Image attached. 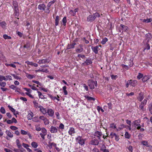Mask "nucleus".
<instances>
[{
  "mask_svg": "<svg viewBox=\"0 0 152 152\" xmlns=\"http://www.w3.org/2000/svg\"><path fill=\"white\" fill-rule=\"evenodd\" d=\"M100 16V14L96 12L92 15H88L87 18V20L88 21L92 22L95 20L97 17L99 18Z\"/></svg>",
  "mask_w": 152,
  "mask_h": 152,
  "instance_id": "f257e3e1",
  "label": "nucleus"
},
{
  "mask_svg": "<svg viewBox=\"0 0 152 152\" xmlns=\"http://www.w3.org/2000/svg\"><path fill=\"white\" fill-rule=\"evenodd\" d=\"M88 86L91 89H94L95 86H97V82L96 81H94L93 80H88Z\"/></svg>",
  "mask_w": 152,
  "mask_h": 152,
  "instance_id": "f03ea898",
  "label": "nucleus"
},
{
  "mask_svg": "<svg viewBox=\"0 0 152 152\" xmlns=\"http://www.w3.org/2000/svg\"><path fill=\"white\" fill-rule=\"evenodd\" d=\"M133 60L134 58L132 57L130 58L129 59L126 58L124 63L128 65L129 67H131L134 65V63L133 62Z\"/></svg>",
  "mask_w": 152,
  "mask_h": 152,
  "instance_id": "7ed1b4c3",
  "label": "nucleus"
},
{
  "mask_svg": "<svg viewBox=\"0 0 152 152\" xmlns=\"http://www.w3.org/2000/svg\"><path fill=\"white\" fill-rule=\"evenodd\" d=\"M140 120L138 119L134 121L133 122V124L135 127H136L137 129L139 130L141 128V125L140 124Z\"/></svg>",
  "mask_w": 152,
  "mask_h": 152,
  "instance_id": "20e7f679",
  "label": "nucleus"
},
{
  "mask_svg": "<svg viewBox=\"0 0 152 152\" xmlns=\"http://www.w3.org/2000/svg\"><path fill=\"white\" fill-rule=\"evenodd\" d=\"M100 47L101 48H102V46L100 45H97L96 46L94 47L92 46L91 47V48L93 51L94 53L96 54L98 53V51L100 49L99 48V47Z\"/></svg>",
  "mask_w": 152,
  "mask_h": 152,
  "instance_id": "39448f33",
  "label": "nucleus"
},
{
  "mask_svg": "<svg viewBox=\"0 0 152 152\" xmlns=\"http://www.w3.org/2000/svg\"><path fill=\"white\" fill-rule=\"evenodd\" d=\"M77 142L80 145H82L84 144L85 141L82 137H78L77 138Z\"/></svg>",
  "mask_w": 152,
  "mask_h": 152,
  "instance_id": "423d86ee",
  "label": "nucleus"
},
{
  "mask_svg": "<svg viewBox=\"0 0 152 152\" xmlns=\"http://www.w3.org/2000/svg\"><path fill=\"white\" fill-rule=\"evenodd\" d=\"M120 29H119V31L120 32H121V29L122 32L126 31L128 30V27L126 26L121 24L120 25Z\"/></svg>",
  "mask_w": 152,
  "mask_h": 152,
  "instance_id": "0eeeda50",
  "label": "nucleus"
},
{
  "mask_svg": "<svg viewBox=\"0 0 152 152\" xmlns=\"http://www.w3.org/2000/svg\"><path fill=\"white\" fill-rule=\"evenodd\" d=\"M50 61V60L48 58L43 59L42 60H39L38 63L39 64H48Z\"/></svg>",
  "mask_w": 152,
  "mask_h": 152,
  "instance_id": "6e6552de",
  "label": "nucleus"
},
{
  "mask_svg": "<svg viewBox=\"0 0 152 152\" xmlns=\"http://www.w3.org/2000/svg\"><path fill=\"white\" fill-rule=\"evenodd\" d=\"M145 39L147 40V42H148L149 41L152 40V35L150 33L146 34L145 35Z\"/></svg>",
  "mask_w": 152,
  "mask_h": 152,
  "instance_id": "1a4fd4ad",
  "label": "nucleus"
},
{
  "mask_svg": "<svg viewBox=\"0 0 152 152\" xmlns=\"http://www.w3.org/2000/svg\"><path fill=\"white\" fill-rule=\"evenodd\" d=\"M99 143V140L97 139H95L92 140L90 142L91 144L95 145H98Z\"/></svg>",
  "mask_w": 152,
  "mask_h": 152,
  "instance_id": "9d476101",
  "label": "nucleus"
},
{
  "mask_svg": "<svg viewBox=\"0 0 152 152\" xmlns=\"http://www.w3.org/2000/svg\"><path fill=\"white\" fill-rule=\"evenodd\" d=\"M47 113L50 117H53L54 112L52 109H48L47 111Z\"/></svg>",
  "mask_w": 152,
  "mask_h": 152,
  "instance_id": "9b49d317",
  "label": "nucleus"
},
{
  "mask_svg": "<svg viewBox=\"0 0 152 152\" xmlns=\"http://www.w3.org/2000/svg\"><path fill=\"white\" fill-rule=\"evenodd\" d=\"M58 130L56 127L53 126H51L50 129V131L51 133H56L58 132Z\"/></svg>",
  "mask_w": 152,
  "mask_h": 152,
  "instance_id": "f8f14e48",
  "label": "nucleus"
},
{
  "mask_svg": "<svg viewBox=\"0 0 152 152\" xmlns=\"http://www.w3.org/2000/svg\"><path fill=\"white\" fill-rule=\"evenodd\" d=\"M39 108L40 111L44 114H45L47 113V110L45 108H44L41 105H39Z\"/></svg>",
  "mask_w": 152,
  "mask_h": 152,
  "instance_id": "ddd939ff",
  "label": "nucleus"
},
{
  "mask_svg": "<svg viewBox=\"0 0 152 152\" xmlns=\"http://www.w3.org/2000/svg\"><path fill=\"white\" fill-rule=\"evenodd\" d=\"M129 83L130 85L133 87H134L137 83V81L136 80H129Z\"/></svg>",
  "mask_w": 152,
  "mask_h": 152,
  "instance_id": "4468645a",
  "label": "nucleus"
},
{
  "mask_svg": "<svg viewBox=\"0 0 152 152\" xmlns=\"http://www.w3.org/2000/svg\"><path fill=\"white\" fill-rule=\"evenodd\" d=\"M13 4L15 10L17 12L18 10V3L16 1H14L13 2Z\"/></svg>",
  "mask_w": 152,
  "mask_h": 152,
  "instance_id": "2eb2a0df",
  "label": "nucleus"
},
{
  "mask_svg": "<svg viewBox=\"0 0 152 152\" xmlns=\"http://www.w3.org/2000/svg\"><path fill=\"white\" fill-rule=\"evenodd\" d=\"M92 61L91 59H86L83 64L84 65H88L92 64Z\"/></svg>",
  "mask_w": 152,
  "mask_h": 152,
  "instance_id": "dca6fc26",
  "label": "nucleus"
},
{
  "mask_svg": "<svg viewBox=\"0 0 152 152\" xmlns=\"http://www.w3.org/2000/svg\"><path fill=\"white\" fill-rule=\"evenodd\" d=\"M95 135L98 137V139L100 140V137L102 135V132L97 131L95 132Z\"/></svg>",
  "mask_w": 152,
  "mask_h": 152,
  "instance_id": "f3484780",
  "label": "nucleus"
},
{
  "mask_svg": "<svg viewBox=\"0 0 152 152\" xmlns=\"http://www.w3.org/2000/svg\"><path fill=\"white\" fill-rule=\"evenodd\" d=\"M45 5L44 4H39L38 6V9L41 10H45Z\"/></svg>",
  "mask_w": 152,
  "mask_h": 152,
  "instance_id": "a211bd4d",
  "label": "nucleus"
},
{
  "mask_svg": "<svg viewBox=\"0 0 152 152\" xmlns=\"http://www.w3.org/2000/svg\"><path fill=\"white\" fill-rule=\"evenodd\" d=\"M144 98L143 94L142 93H140L139 94V96L137 97V99L140 102H141Z\"/></svg>",
  "mask_w": 152,
  "mask_h": 152,
  "instance_id": "6ab92c4d",
  "label": "nucleus"
},
{
  "mask_svg": "<svg viewBox=\"0 0 152 152\" xmlns=\"http://www.w3.org/2000/svg\"><path fill=\"white\" fill-rule=\"evenodd\" d=\"M75 45V42L74 41V42L70 44H68L67 47V48L68 49H69L72 48H73Z\"/></svg>",
  "mask_w": 152,
  "mask_h": 152,
  "instance_id": "aec40b11",
  "label": "nucleus"
},
{
  "mask_svg": "<svg viewBox=\"0 0 152 152\" xmlns=\"http://www.w3.org/2000/svg\"><path fill=\"white\" fill-rule=\"evenodd\" d=\"M85 56L83 54H78L77 55V60L78 61V60L81 59V58L82 59H84L85 58Z\"/></svg>",
  "mask_w": 152,
  "mask_h": 152,
  "instance_id": "412c9836",
  "label": "nucleus"
},
{
  "mask_svg": "<svg viewBox=\"0 0 152 152\" xmlns=\"http://www.w3.org/2000/svg\"><path fill=\"white\" fill-rule=\"evenodd\" d=\"M69 134L73 135L75 134V132L74 129L73 128H70L69 131Z\"/></svg>",
  "mask_w": 152,
  "mask_h": 152,
  "instance_id": "4be33fe9",
  "label": "nucleus"
},
{
  "mask_svg": "<svg viewBox=\"0 0 152 152\" xmlns=\"http://www.w3.org/2000/svg\"><path fill=\"white\" fill-rule=\"evenodd\" d=\"M150 78L149 77L148 75H145L142 79V81L143 82H145L148 80Z\"/></svg>",
  "mask_w": 152,
  "mask_h": 152,
  "instance_id": "5701e85b",
  "label": "nucleus"
},
{
  "mask_svg": "<svg viewBox=\"0 0 152 152\" xmlns=\"http://www.w3.org/2000/svg\"><path fill=\"white\" fill-rule=\"evenodd\" d=\"M34 116L33 113L31 112V113H29L27 115V118L28 120H31L32 119V118Z\"/></svg>",
  "mask_w": 152,
  "mask_h": 152,
  "instance_id": "b1692460",
  "label": "nucleus"
},
{
  "mask_svg": "<svg viewBox=\"0 0 152 152\" xmlns=\"http://www.w3.org/2000/svg\"><path fill=\"white\" fill-rule=\"evenodd\" d=\"M6 133L9 137L10 138H12L13 137V134L9 131H6Z\"/></svg>",
  "mask_w": 152,
  "mask_h": 152,
  "instance_id": "393cba45",
  "label": "nucleus"
},
{
  "mask_svg": "<svg viewBox=\"0 0 152 152\" xmlns=\"http://www.w3.org/2000/svg\"><path fill=\"white\" fill-rule=\"evenodd\" d=\"M8 107L9 108V109L13 113H14V114L15 115H16V114H18V113H15V110L12 108V107H11L10 105H8Z\"/></svg>",
  "mask_w": 152,
  "mask_h": 152,
  "instance_id": "a878e982",
  "label": "nucleus"
},
{
  "mask_svg": "<svg viewBox=\"0 0 152 152\" xmlns=\"http://www.w3.org/2000/svg\"><path fill=\"white\" fill-rule=\"evenodd\" d=\"M76 12V9H75L74 10H71L69 12V13L72 16H75V15Z\"/></svg>",
  "mask_w": 152,
  "mask_h": 152,
  "instance_id": "bb28decb",
  "label": "nucleus"
},
{
  "mask_svg": "<svg viewBox=\"0 0 152 152\" xmlns=\"http://www.w3.org/2000/svg\"><path fill=\"white\" fill-rule=\"evenodd\" d=\"M85 97L86 99L88 101H94L95 100V99L94 98L90 96H85Z\"/></svg>",
  "mask_w": 152,
  "mask_h": 152,
  "instance_id": "cd10ccee",
  "label": "nucleus"
},
{
  "mask_svg": "<svg viewBox=\"0 0 152 152\" xmlns=\"http://www.w3.org/2000/svg\"><path fill=\"white\" fill-rule=\"evenodd\" d=\"M59 17L57 15L56 17V18L55 19V25L56 26H57L58 23H59Z\"/></svg>",
  "mask_w": 152,
  "mask_h": 152,
  "instance_id": "c85d7f7f",
  "label": "nucleus"
},
{
  "mask_svg": "<svg viewBox=\"0 0 152 152\" xmlns=\"http://www.w3.org/2000/svg\"><path fill=\"white\" fill-rule=\"evenodd\" d=\"M152 21V18H147L146 19H144L143 20V22L149 23Z\"/></svg>",
  "mask_w": 152,
  "mask_h": 152,
  "instance_id": "c756f323",
  "label": "nucleus"
},
{
  "mask_svg": "<svg viewBox=\"0 0 152 152\" xmlns=\"http://www.w3.org/2000/svg\"><path fill=\"white\" fill-rule=\"evenodd\" d=\"M124 135L125 138L126 139H129L131 137L130 134L127 132H125Z\"/></svg>",
  "mask_w": 152,
  "mask_h": 152,
  "instance_id": "7c9ffc66",
  "label": "nucleus"
},
{
  "mask_svg": "<svg viewBox=\"0 0 152 152\" xmlns=\"http://www.w3.org/2000/svg\"><path fill=\"white\" fill-rule=\"evenodd\" d=\"M16 143L18 148H20L21 147V145L20 143L19 140L18 139H17L16 140Z\"/></svg>",
  "mask_w": 152,
  "mask_h": 152,
  "instance_id": "2f4dec72",
  "label": "nucleus"
},
{
  "mask_svg": "<svg viewBox=\"0 0 152 152\" xmlns=\"http://www.w3.org/2000/svg\"><path fill=\"white\" fill-rule=\"evenodd\" d=\"M150 49V46L148 44V42L146 43L145 45L144 48V50H148Z\"/></svg>",
  "mask_w": 152,
  "mask_h": 152,
  "instance_id": "473e14b6",
  "label": "nucleus"
},
{
  "mask_svg": "<svg viewBox=\"0 0 152 152\" xmlns=\"http://www.w3.org/2000/svg\"><path fill=\"white\" fill-rule=\"evenodd\" d=\"M148 109L151 114H152V102L149 104L148 107Z\"/></svg>",
  "mask_w": 152,
  "mask_h": 152,
  "instance_id": "72a5a7b5",
  "label": "nucleus"
},
{
  "mask_svg": "<svg viewBox=\"0 0 152 152\" xmlns=\"http://www.w3.org/2000/svg\"><path fill=\"white\" fill-rule=\"evenodd\" d=\"M26 74V77L29 79H32L34 77V75H33L29 74L27 73Z\"/></svg>",
  "mask_w": 152,
  "mask_h": 152,
  "instance_id": "f704fd0d",
  "label": "nucleus"
},
{
  "mask_svg": "<svg viewBox=\"0 0 152 152\" xmlns=\"http://www.w3.org/2000/svg\"><path fill=\"white\" fill-rule=\"evenodd\" d=\"M37 93L38 94V96L40 98H41V99H44L45 97L44 96L42 95V94L41 92L39 91H37Z\"/></svg>",
  "mask_w": 152,
  "mask_h": 152,
  "instance_id": "c9c22d12",
  "label": "nucleus"
},
{
  "mask_svg": "<svg viewBox=\"0 0 152 152\" xmlns=\"http://www.w3.org/2000/svg\"><path fill=\"white\" fill-rule=\"evenodd\" d=\"M107 41V39L106 37H105L104 38L102 39V40L101 42V43L102 44L104 45L105 44Z\"/></svg>",
  "mask_w": 152,
  "mask_h": 152,
  "instance_id": "e433bc0d",
  "label": "nucleus"
},
{
  "mask_svg": "<svg viewBox=\"0 0 152 152\" xmlns=\"http://www.w3.org/2000/svg\"><path fill=\"white\" fill-rule=\"evenodd\" d=\"M62 22L63 23V25L64 26H65L66 25V22L67 20H66V17L65 16L64 17L63 19L62 20Z\"/></svg>",
  "mask_w": 152,
  "mask_h": 152,
  "instance_id": "4c0bfd02",
  "label": "nucleus"
},
{
  "mask_svg": "<svg viewBox=\"0 0 152 152\" xmlns=\"http://www.w3.org/2000/svg\"><path fill=\"white\" fill-rule=\"evenodd\" d=\"M80 48H77V52L80 53L82 52L83 50V49L81 46L79 45Z\"/></svg>",
  "mask_w": 152,
  "mask_h": 152,
  "instance_id": "58836bf2",
  "label": "nucleus"
},
{
  "mask_svg": "<svg viewBox=\"0 0 152 152\" xmlns=\"http://www.w3.org/2000/svg\"><path fill=\"white\" fill-rule=\"evenodd\" d=\"M33 103L34 104V107L36 108H37L38 107L39 108V106L38 105V103L37 102H36V101H33Z\"/></svg>",
  "mask_w": 152,
  "mask_h": 152,
  "instance_id": "ea45409f",
  "label": "nucleus"
},
{
  "mask_svg": "<svg viewBox=\"0 0 152 152\" xmlns=\"http://www.w3.org/2000/svg\"><path fill=\"white\" fill-rule=\"evenodd\" d=\"M142 143L143 145L146 146L147 147H148V141H142Z\"/></svg>",
  "mask_w": 152,
  "mask_h": 152,
  "instance_id": "a19ab883",
  "label": "nucleus"
},
{
  "mask_svg": "<svg viewBox=\"0 0 152 152\" xmlns=\"http://www.w3.org/2000/svg\"><path fill=\"white\" fill-rule=\"evenodd\" d=\"M31 145L33 147L35 148L38 146L37 143L35 142H32L31 143Z\"/></svg>",
  "mask_w": 152,
  "mask_h": 152,
  "instance_id": "79ce46f5",
  "label": "nucleus"
},
{
  "mask_svg": "<svg viewBox=\"0 0 152 152\" xmlns=\"http://www.w3.org/2000/svg\"><path fill=\"white\" fill-rule=\"evenodd\" d=\"M49 97L52 99L53 100H55V99H56L58 101H60L59 99H58V98H57L55 96H53L51 95H50L49 96Z\"/></svg>",
  "mask_w": 152,
  "mask_h": 152,
  "instance_id": "37998d69",
  "label": "nucleus"
},
{
  "mask_svg": "<svg viewBox=\"0 0 152 152\" xmlns=\"http://www.w3.org/2000/svg\"><path fill=\"white\" fill-rule=\"evenodd\" d=\"M143 75L141 73H139L138 75L137 76V78L138 79H140L143 77Z\"/></svg>",
  "mask_w": 152,
  "mask_h": 152,
  "instance_id": "c03bdc74",
  "label": "nucleus"
},
{
  "mask_svg": "<svg viewBox=\"0 0 152 152\" xmlns=\"http://www.w3.org/2000/svg\"><path fill=\"white\" fill-rule=\"evenodd\" d=\"M38 117H35L32 119V121L35 122H38L39 121V119Z\"/></svg>",
  "mask_w": 152,
  "mask_h": 152,
  "instance_id": "a18cd8bd",
  "label": "nucleus"
},
{
  "mask_svg": "<svg viewBox=\"0 0 152 152\" xmlns=\"http://www.w3.org/2000/svg\"><path fill=\"white\" fill-rule=\"evenodd\" d=\"M110 127L113 129H116V125L114 123L111 124H110Z\"/></svg>",
  "mask_w": 152,
  "mask_h": 152,
  "instance_id": "49530a36",
  "label": "nucleus"
},
{
  "mask_svg": "<svg viewBox=\"0 0 152 152\" xmlns=\"http://www.w3.org/2000/svg\"><path fill=\"white\" fill-rule=\"evenodd\" d=\"M3 37L5 39H10L11 38V37L8 36L6 34H4Z\"/></svg>",
  "mask_w": 152,
  "mask_h": 152,
  "instance_id": "de8ad7c7",
  "label": "nucleus"
},
{
  "mask_svg": "<svg viewBox=\"0 0 152 152\" xmlns=\"http://www.w3.org/2000/svg\"><path fill=\"white\" fill-rule=\"evenodd\" d=\"M127 148L129 151L131 152H133V148L132 146L130 145L127 147Z\"/></svg>",
  "mask_w": 152,
  "mask_h": 152,
  "instance_id": "09e8293b",
  "label": "nucleus"
},
{
  "mask_svg": "<svg viewBox=\"0 0 152 152\" xmlns=\"http://www.w3.org/2000/svg\"><path fill=\"white\" fill-rule=\"evenodd\" d=\"M6 78L4 76H0V82L1 81L3 80H6Z\"/></svg>",
  "mask_w": 152,
  "mask_h": 152,
  "instance_id": "8fccbe9b",
  "label": "nucleus"
},
{
  "mask_svg": "<svg viewBox=\"0 0 152 152\" xmlns=\"http://www.w3.org/2000/svg\"><path fill=\"white\" fill-rule=\"evenodd\" d=\"M41 131L42 134H47V130L46 129L44 128H43L41 129Z\"/></svg>",
  "mask_w": 152,
  "mask_h": 152,
  "instance_id": "3c124183",
  "label": "nucleus"
},
{
  "mask_svg": "<svg viewBox=\"0 0 152 152\" xmlns=\"http://www.w3.org/2000/svg\"><path fill=\"white\" fill-rule=\"evenodd\" d=\"M12 75L14 77L15 79H16L20 80L21 79V78L20 77H19L16 75H15V74H12Z\"/></svg>",
  "mask_w": 152,
  "mask_h": 152,
  "instance_id": "603ef678",
  "label": "nucleus"
},
{
  "mask_svg": "<svg viewBox=\"0 0 152 152\" xmlns=\"http://www.w3.org/2000/svg\"><path fill=\"white\" fill-rule=\"evenodd\" d=\"M0 112L2 114H4L5 113V110L4 107H1V108Z\"/></svg>",
  "mask_w": 152,
  "mask_h": 152,
  "instance_id": "864d4df0",
  "label": "nucleus"
},
{
  "mask_svg": "<svg viewBox=\"0 0 152 152\" xmlns=\"http://www.w3.org/2000/svg\"><path fill=\"white\" fill-rule=\"evenodd\" d=\"M97 109L99 112L100 110L102 113L104 112V110L101 107L99 106H98L97 107Z\"/></svg>",
  "mask_w": 152,
  "mask_h": 152,
  "instance_id": "5fc2aeb1",
  "label": "nucleus"
},
{
  "mask_svg": "<svg viewBox=\"0 0 152 152\" xmlns=\"http://www.w3.org/2000/svg\"><path fill=\"white\" fill-rule=\"evenodd\" d=\"M43 121L45 125H47L49 124V121L47 118Z\"/></svg>",
  "mask_w": 152,
  "mask_h": 152,
  "instance_id": "6e6d98bb",
  "label": "nucleus"
},
{
  "mask_svg": "<svg viewBox=\"0 0 152 152\" xmlns=\"http://www.w3.org/2000/svg\"><path fill=\"white\" fill-rule=\"evenodd\" d=\"M111 79L113 80H116L118 77L117 75H111Z\"/></svg>",
  "mask_w": 152,
  "mask_h": 152,
  "instance_id": "4d7b16f0",
  "label": "nucleus"
},
{
  "mask_svg": "<svg viewBox=\"0 0 152 152\" xmlns=\"http://www.w3.org/2000/svg\"><path fill=\"white\" fill-rule=\"evenodd\" d=\"M121 66H122V67L123 68H124L126 69L127 70H128L129 68V66L127 65H124V64H121Z\"/></svg>",
  "mask_w": 152,
  "mask_h": 152,
  "instance_id": "13d9d810",
  "label": "nucleus"
},
{
  "mask_svg": "<svg viewBox=\"0 0 152 152\" xmlns=\"http://www.w3.org/2000/svg\"><path fill=\"white\" fill-rule=\"evenodd\" d=\"M145 105H144V104H142V103H141V104H140V105L139 107H140V109L141 110H142L143 111H144V107Z\"/></svg>",
  "mask_w": 152,
  "mask_h": 152,
  "instance_id": "bf43d9fd",
  "label": "nucleus"
},
{
  "mask_svg": "<svg viewBox=\"0 0 152 152\" xmlns=\"http://www.w3.org/2000/svg\"><path fill=\"white\" fill-rule=\"evenodd\" d=\"M58 128L61 129H64V124L62 123L60 124Z\"/></svg>",
  "mask_w": 152,
  "mask_h": 152,
  "instance_id": "052dcab7",
  "label": "nucleus"
},
{
  "mask_svg": "<svg viewBox=\"0 0 152 152\" xmlns=\"http://www.w3.org/2000/svg\"><path fill=\"white\" fill-rule=\"evenodd\" d=\"M10 88H11V89H18V88L14 86V85H12L11 86H10Z\"/></svg>",
  "mask_w": 152,
  "mask_h": 152,
  "instance_id": "680f3d73",
  "label": "nucleus"
},
{
  "mask_svg": "<svg viewBox=\"0 0 152 152\" xmlns=\"http://www.w3.org/2000/svg\"><path fill=\"white\" fill-rule=\"evenodd\" d=\"M10 128L13 130H15L18 129V128L14 126H11L10 127Z\"/></svg>",
  "mask_w": 152,
  "mask_h": 152,
  "instance_id": "e2e57ef3",
  "label": "nucleus"
},
{
  "mask_svg": "<svg viewBox=\"0 0 152 152\" xmlns=\"http://www.w3.org/2000/svg\"><path fill=\"white\" fill-rule=\"evenodd\" d=\"M1 26L3 28H4L6 25V23L4 22H2L1 23Z\"/></svg>",
  "mask_w": 152,
  "mask_h": 152,
  "instance_id": "0e129e2a",
  "label": "nucleus"
},
{
  "mask_svg": "<svg viewBox=\"0 0 152 152\" xmlns=\"http://www.w3.org/2000/svg\"><path fill=\"white\" fill-rule=\"evenodd\" d=\"M116 134L115 133L113 132H112L110 134V136L111 137V138H113L115 137V136L116 135Z\"/></svg>",
  "mask_w": 152,
  "mask_h": 152,
  "instance_id": "69168bd1",
  "label": "nucleus"
},
{
  "mask_svg": "<svg viewBox=\"0 0 152 152\" xmlns=\"http://www.w3.org/2000/svg\"><path fill=\"white\" fill-rule=\"evenodd\" d=\"M115 140L116 141H118L120 139L119 136L117 134H116V135L115 136Z\"/></svg>",
  "mask_w": 152,
  "mask_h": 152,
  "instance_id": "338daca9",
  "label": "nucleus"
},
{
  "mask_svg": "<svg viewBox=\"0 0 152 152\" xmlns=\"http://www.w3.org/2000/svg\"><path fill=\"white\" fill-rule=\"evenodd\" d=\"M6 83L4 82H0V86H1L4 87L6 86Z\"/></svg>",
  "mask_w": 152,
  "mask_h": 152,
  "instance_id": "774afa93",
  "label": "nucleus"
}]
</instances>
